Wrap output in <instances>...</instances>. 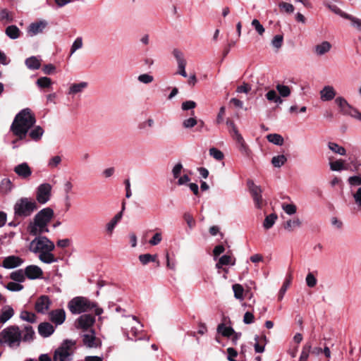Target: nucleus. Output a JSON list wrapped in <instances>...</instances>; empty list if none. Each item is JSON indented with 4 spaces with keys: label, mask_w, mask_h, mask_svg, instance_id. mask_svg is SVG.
<instances>
[{
    "label": "nucleus",
    "mask_w": 361,
    "mask_h": 361,
    "mask_svg": "<svg viewBox=\"0 0 361 361\" xmlns=\"http://www.w3.org/2000/svg\"><path fill=\"white\" fill-rule=\"evenodd\" d=\"M172 54L177 61L178 68V73L181 76L186 78L188 76L185 71L186 61L184 59L183 53L178 49H174Z\"/></svg>",
    "instance_id": "ddd939ff"
},
{
    "label": "nucleus",
    "mask_w": 361,
    "mask_h": 361,
    "mask_svg": "<svg viewBox=\"0 0 361 361\" xmlns=\"http://www.w3.org/2000/svg\"><path fill=\"white\" fill-rule=\"evenodd\" d=\"M326 5L334 13L340 16L341 17H342L345 19L346 16H348V13L342 11L337 6H336L334 4H326Z\"/></svg>",
    "instance_id": "8fccbe9b"
},
{
    "label": "nucleus",
    "mask_w": 361,
    "mask_h": 361,
    "mask_svg": "<svg viewBox=\"0 0 361 361\" xmlns=\"http://www.w3.org/2000/svg\"><path fill=\"white\" fill-rule=\"evenodd\" d=\"M233 290L234 292V296L235 298L240 300L243 299L244 289L241 285L238 283L233 285Z\"/></svg>",
    "instance_id": "a18cd8bd"
},
{
    "label": "nucleus",
    "mask_w": 361,
    "mask_h": 361,
    "mask_svg": "<svg viewBox=\"0 0 361 361\" xmlns=\"http://www.w3.org/2000/svg\"><path fill=\"white\" fill-rule=\"evenodd\" d=\"M24 271L25 276L30 280L42 279L43 276L42 269L37 265H28Z\"/></svg>",
    "instance_id": "2eb2a0df"
},
{
    "label": "nucleus",
    "mask_w": 361,
    "mask_h": 361,
    "mask_svg": "<svg viewBox=\"0 0 361 361\" xmlns=\"http://www.w3.org/2000/svg\"><path fill=\"white\" fill-rule=\"evenodd\" d=\"M287 161V158L285 155L281 154L274 156L271 159V164L274 167L280 168Z\"/></svg>",
    "instance_id": "ea45409f"
},
{
    "label": "nucleus",
    "mask_w": 361,
    "mask_h": 361,
    "mask_svg": "<svg viewBox=\"0 0 361 361\" xmlns=\"http://www.w3.org/2000/svg\"><path fill=\"white\" fill-rule=\"evenodd\" d=\"M277 218L278 216L275 213L267 216L263 222V227L267 230L271 228L274 225Z\"/></svg>",
    "instance_id": "e433bc0d"
},
{
    "label": "nucleus",
    "mask_w": 361,
    "mask_h": 361,
    "mask_svg": "<svg viewBox=\"0 0 361 361\" xmlns=\"http://www.w3.org/2000/svg\"><path fill=\"white\" fill-rule=\"evenodd\" d=\"M14 314L13 309L10 306L4 307L0 314V323L4 324L9 320Z\"/></svg>",
    "instance_id": "b1692460"
},
{
    "label": "nucleus",
    "mask_w": 361,
    "mask_h": 361,
    "mask_svg": "<svg viewBox=\"0 0 361 361\" xmlns=\"http://www.w3.org/2000/svg\"><path fill=\"white\" fill-rule=\"evenodd\" d=\"M36 84L40 88H48L51 85L52 81L48 77H40L36 81Z\"/></svg>",
    "instance_id": "37998d69"
},
{
    "label": "nucleus",
    "mask_w": 361,
    "mask_h": 361,
    "mask_svg": "<svg viewBox=\"0 0 361 361\" xmlns=\"http://www.w3.org/2000/svg\"><path fill=\"white\" fill-rule=\"evenodd\" d=\"M6 288L11 291H20L23 290V286L13 281L8 283Z\"/></svg>",
    "instance_id": "3c124183"
},
{
    "label": "nucleus",
    "mask_w": 361,
    "mask_h": 361,
    "mask_svg": "<svg viewBox=\"0 0 361 361\" xmlns=\"http://www.w3.org/2000/svg\"><path fill=\"white\" fill-rule=\"evenodd\" d=\"M54 331V326L49 322H43L38 326V332L42 337L50 336Z\"/></svg>",
    "instance_id": "4be33fe9"
},
{
    "label": "nucleus",
    "mask_w": 361,
    "mask_h": 361,
    "mask_svg": "<svg viewBox=\"0 0 361 361\" xmlns=\"http://www.w3.org/2000/svg\"><path fill=\"white\" fill-rule=\"evenodd\" d=\"M265 97L268 101L274 102L277 104H281L283 102L274 90H269L265 94Z\"/></svg>",
    "instance_id": "2f4dec72"
},
{
    "label": "nucleus",
    "mask_w": 361,
    "mask_h": 361,
    "mask_svg": "<svg viewBox=\"0 0 361 361\" xmlns=\"http://www.w3.org/2000/svg\"><path fill=\"white\" fill-rule=\"evenodd\" d=\"M82 47V39L80 37H77L73 42L71 48V55Z\"/></svg>",
    "instance_id": "5fc2aeb1"
},
{
    "label": "nucleus",
    "mask_w": 361,
    "mask_h": 361,
    "mask_svg": "<svg viewBox=\"0 0 361 361\" xmlns=\"http://www.w3.org/2000/svg\"><path fill=\"white\" fill-rule=\"evenodd\" d=\"M345 19L350 20L353 26L357 27L359 30H361V20L360 19L357 18L350 14H348Z\"/></svg>",
    "instance_id": "680f3d73"
},
{
    "label": "nucleus",
    "mask_w": 361,
    "mask_h": 361,
    "mask_svg": "<svg viewBox=\"0 0 361 361\" xmlns=\"http://www.w3.org/2000/svg\"><path fill=\"white\" fill-rule=\"evenodd\" d=\"M88 83L87 82H80L79 83L72 84L68 90V94H75L82 92L87 87Z\"/></svg>",
    "instance_id": "cd10ccee"
},
{
    "label": "nucleus",
    "mask_w": 361,
    "mask_h": 361,
    "mask_svg": "<svg viewBox=\"0 0 361 361\" xmlns=\"http://www.w3.org/2000/svg\"><path fill=\"white\" fill-rule=\"evenodd\" d=\"M35 337V331L30 325H25L21 331L16 325L9 326L0 332V345H6L11 348H17L21 341L31 342Z\"/></svg>",
    "instance_id": "f257e3e1"
},
{
    "label": "nucleus",
    "mask_w": 361,
    "mask_h": 361,
    "mask_svg": "<svg viewBox=\"0 0 361 361\" xmlns=\"http://www.w3.org/2000/svg\"><path fill=\"white\" fill-rule=\"evenodd\" d=\"M307 286L310 288H313L317 285V280L312 273H309L305 279Z\"/></svg>",
    "instance_id": "bf43d9fd"
},
{
    "label": "nucleus",
    "mask_w": 361,
    "mask_h": 361,
    "mask_svg": "<svg viewBox=\"0 0 361 361\" xmlns=\"http://www.w3.org/2000/svg\"><path fill=\"white\" fill-rule=\"evenodd\" d=\"M24 260L18 256L10 255L5 257L2 262V267L5 269H11L20 267Z\"/></svg>",
    "instance_id": "dca6fc26"
},
{
    "label": "nucleus",
    "mask_w": 361,
    "mask_h": 361,
    "mask_svg": "<svg viewBox=\"0 0 361 361\" xmlns=\"http://www.w3.org/2000/svg\"><path fill=\"white\" fill-rule=\"evenodd\" d=\"M61 162V157L59 155L53 157L48 162V166L56 168Z\"/></svg>",
    "instance_id": "0e129e2a"
},
{
    "label": "nucleus",
    "mask_w": 361,
    "mask_h": 361,
    "mask_svg": "<svg viewBox=\"0 0 361 361\" xmlns=\"http://www.w3.org/2000/svg\"><path fill=\"white\" fill-rule=\"evenodd\" d=\"M35 236V238L30 243V251L38 254L39 259L43 263L57 262L58 258L52 253L55 249L54 243L46 236L42 235Z\"/></svg>",
    "instance_id": "f03ea898"
},
{
    "label": "nucleus",
    "mask_w": 361,
    "mask_h": 361,
    "mask_svg": "<svg viewBox=\"0 0 361 361\" xmlns=\"http://www.w3.org/2000/svg\"><path fill=\"white\" fill-rule=\"evenodd\" d=\"M183 219L186 221L189 228H192L195 226V221L193 216L190 213H185L183 215Z\"/></svg>",
    "instance_id": "338daca9"
},
{
    "label": "nucleus",
    "mask_w": 361,
    "mask_h": 361,
    "mask_svg": "<svg viewBox=\"0 0 361 361\" xmlns=\"http://www.w3.org/2000/svg\"><path fill=\"white\" fill-rule=\"evenodd\" d=\"M51 185L45 183L40 184L36 190V200L41 204H46L49 201L51 196Z\"/></svg>",
    "instance_id": "1a4fd4ad"
},
{
    "label": "nucleus",
    "mask_w": 361,
    "mask_h": 361,
    "mask_svg": "<svg viewBox=\"0 0 361 361\" xmlns=\"http://www.w3.org/2000/svg\"><path fill=\"white\" fill-rule=\"evenodd\" d=\"M36 118L29 108H25L19 111L15 116L10 130L19 140L26 138L29 130L35 124Z\"/></svg>",
    "instance_id": "7ed1b4c3"
},
{
    "label": "nucleus",
    "mask_w": 361,
    "mask_h": 361,
    "mask_svg": "<svg viewBox=\"0 0 361 361\" xmlns=\"http://www.w3.org/2000/svg\"><path fill=\"white\" fill-rule=\"evenodd\" d=\"M83 344L90 348H97L99 345L100 341L96 338L95 331L90 329L87 333L81 334Z\"/></svg>",
    "instance_id": "4468645a"
},
{
    "label": "nucleus",
    "mask_w": 361,
    "mask_h": 361,
    "mask_svg": "<svg viewBox=\"0 0 361 361\" xmlns=\"http://www.w3.org/2000/svg\"><path fill=\"white\" fill-rule=\"evenodd\" d=\"M311 350L312 343L310 342H307L302 348L299 361H307Z\"/></svg>",
    "instance_id": "4c0bfd02"
},
{
    "label": "nucleus",
    "mask_w": 361,
    "mask_h": 361,
    "mask_svg": "<svg viewBox=\"0 0 361 361\" xmlns=\"http://www.w3.org/2000/svg\"><path fill=\"white\" fill-rule=\"evenodd\" d=\"M331 48V44L330 42L324 41L321 44H317L314 48V51L317 56H320L328 53Z\"/></svg>",
    "instance_id": "5701e85b"
},
{
    "label": "nucleus",
    "mask_w": 361,
    "mask_h": 361,
    "mask_svg": "<svg viewBox=\"0 0 361 361\" xmlns=\"http://www.w3.org/2000/svg\"><path fill=\"white\" fill-rule=\"evenodd\" d=\"M94 322V316L89 314H82L76 319L75 326L77 329H80L85 331L92 327Z\"/></svg>",
    "instance_id": "9d476101"
},
{
    "label": "nucleus",
    "mask_w": 361,
    "mask_h": 361,
    "mask_svg": "<svg viewBox=\"0 0 361 361\" xmlns=\"http://www.w3.org/2000/svg\"><path fill=\"white\" fill-rule=\"evenodd\" d=\"M283 37L281 35H276L271 40V44L274 47L279 49L283 44Z\"/></svg>",
    "instance_id": "6e6d98bb"
},
{
    "label": "nucleus",
    "mask_w": 361,
    "mask_h": 361,
    "mask_svg": "<svg viewBox=\"0 0 361 361\" xmlns=\"http://www.w3.org/2000/svg\"><path fill=\"white\" fill-rule=\"evenodd\" d=\"M353 196L356 204L361 209V187L357 189L356 192L354 193Z\"/></svg>",
    "instance_id": "774afa93"
},
{
    "label": "nucleus",
    "mask_w": 361,
    "mask_h": 361,
    "mask_svg": "<svg viewBox=\"0 0 361 361\" xmlns=\"http://www.w3.org/2000/svg\"><path fill=\"white\" fill-rule=\"evenodd\" d=\"M137 80L139 82L144 84H149L154 80V77L149 74L144 73L138 76Z\"/></svg>",
    "instance_id": "4d7b16f0"
},
{
    "label": "nucleus",
    "mask_w": 361,
    "mask_h": 361,
    "mask_svg": "<svg viewBox=\"0 0 361 361\" xmlns=\"http://www.w3.org/2000/svg\"><path fill=\"white\" fill-rule=\"evenodd\" d=\"M20 318L29 323H35L37 322V316L35 313L28 312L27 310H23L20 312Z\"/></svg>",
    "instance_id": "473e14b6"
},
{
    "label": "nucleus",
    "mask_w": 361,
    "mask_h": 361,
    "mask_svg": "<svg viewBox=\"0 0 361 361\" xmlns=\"http://www.w3.org/2000/svg\"><path fill=\"white\" fill-rule=\"evenodd\" d=\"M267 139L269 142H271L276 145L281 146L283 145V137L277 133L269 134L267 135Z\"/></svg>",
    "instance_id": "c9c22d12"
},
{
    "label": "nucleus",
    "mask_w": 361,
    "mask_h": 361,
    "mask_svg": "<svg viewBox=\"0 0 361 361\" xmlns=\"http://www.w3.org/2000/svg\"><path fill=\"white\" fill-rule=\"evenodd\" d=\"M54 216V212L51 207H46L38 212L32 222L27 226L31 235H39L49 233L48 224Z\"/></svg>",
    "instance_id": "20e7f679"
},
{
    "label": "nucleus",
    "mask_w": 361,
    "mask_h": 361,
    "mask_svg": "<svg viewBox=\"0 0 361 361\" xmlns=\"http://www.w3.org/2000/svg\"><path fill=\"white\" fill-rule=\"evenodd\" d=\"M125 205H126V202H123L121 211L120 212H118V214H116L113 217V219L106 224V229L109 233L111 234L113 232V231H114V228L116 227V226L117 225V224L121 221V219L123 216V212L125 209Z\"/></svg>",
    "instance_id": "aec40b11"
},
{
    "label": "nucleus",
    "mask_w": 361,
    "mask_h": 361,
    "mask_svg": "<svg viewBox=\"0 0 361 361\" xmlns=\"http://www.w3.org/2000/svg\"><path fill=\"white\" fill-rule=\"evenodd\" d=\"M126 326H127L126 328H123V334L126 336L127 339L128 340H133V338L130 337L129 334L131 333V334L135 337L137 336V334L139 331H140V329L142 327V326L140 324V323L137 319V317L135 316L130 317L128 316L126 318Z\"/></svg>",
    "instance_id": "6e6552de"
},
{
    "label": "nucleus",
    "mask_w": 361,
    "mask_h": 361,
    "mask_svg": "<svg viewBox=\"0 0 361 361\" xmlns=\"http://www.w3.org/2000/svg\"><path fill=\"white\" fill-rule=\"evenodd\" d=\"M25 63L27 68L30 70H38L41 66L39 59L36 56H30L26 59Z\"/></svg>",
    "instance_id": "c756f323"
},
{
    "label": "nucleus",
    "mask_w": 361,
    "mask_h": 361,
    "mask_svg": "<svg viewBox=\"0 0 361 361\" xmlns=\"http://www.w3.org/2000/svg\"><path fill=\"white\" fill-rule=\"evenodd\" d=\"M44 131L41 126H35L33 128L29 130L27 135H29L31 140L34 141H38L41 139L42 136L44 134Z\"/></svg>",
    "instance_id": "bb28decb"
},
{
    "label": "nucleus",
    "mask_w": 361,
    "mask_h": 361,
    "mask_svg": "<svg viewBox=\"0 0 361 361\" xmlns=\"http://www.w3.org/2000/svg\"><path fill=\"white\" fill-rule=\"evenodd\" d=\"M290 283H291V276L290 275L288 278L286 279L281 289L279 290V295H278L279 300H281L283 298V296H284L288 288L290 286Z\"/></svg>",
    "instance_id": "79ce46f5"
},
{
    "label": "nucleus",
    "mask_w": 361,
    "mask_h": 361,
    "mask_svg": "<svg viewBox=\"0 0 361 361\" xmlns=\"http://www.w3.org/2000/svg\"><path fill=\"white\" fill-rule=\"evenodd\" d=\"M330 169L334 171H341L342 170L346 169V168L344 166L343 161L341 159L331 162Z\"/></svg>",
    "instance_id": "c03bdc74"
},
{
    "label": "nucleus",
    "mask_w": 361,
    "mask_h": 361,
    "mask_svg": "<svg viewBox=\"0 0 361 361\" xmlns=\"http://www.w3.org/2000/svg\"><path fill=\"white\" fill-rule=\"evenodd\" d=\"M5 32L9 38L16 39L20 37V31L16 25H12L6 28Z\"/></svg>",
    "instance_id": "7c9ffc66"
},
{
    "label": "nucleus",
    "mask_w": 361,
    "mask_h": 361,
    "mask_svg": "<svg viewBox=\"0 0 361 361\" xmlns=\"http://www.w3.org/2000/svg\"><path fill=\"white\" fill-rule=\"evenodd\" d=\"M252 26L255 28L256 32L259 35H262L265 31L264 26L260 23L257 19L252 20Z\"/></svg>",
    "instance_id": "603ef678"
},
{
    "label": "nucleus",
    "mask_w": 361,
    "mask_h": 361,
    "mask_svg": "<svg viewBox=\"0 0 361 361\" xmlns=\"http://www.w3.org/2000/svg\"><path fill=\"white\" fill-rule=\"evenodd\" d=\"M138 259L142 265H146L149 262H156L157 265L159 266L157 255L142 254L139 255Z\"/></svg>",
    "instance_id": "393cba45"
},
{
    "label": "nucleus",
    "mask_w": 361,
    "mask_h": 361,
    "mask_svg": "<svg viewBox=\"0 0 361 361\" xmlns=\"http://www.w3.org/2000/svg\"><path fill=\"white\" fill-rule=\"evenodd\" d=\"M209 154L217 161H221L224 157L223 152L215 147L209 149Z\"/></svg>",
    "instance_id": "09e8293b"
},
{
    "label": "nucleus",
    "mask_w": 361,
    "mask_h": 361,
    "mask_svg": "<svg viewBox=\"0 0 361 361\" xmlns=\"http://www.w3.org/2000/svg\"><path fill=\"white\" fill-rule=\"evenodd\" d=\"M197 123H198V121L195 118L190 117L187 119H185L183 121V128L188 129V128H191L194 127Z\"/></svg>",
    "instance_id": "864d4df0"
},
{
    "label": "nucleus",
    "mask_w": 361,
    "mask_h": 361,
    "mask_svg": "<svg viewBox=\"0 0 361 361\" xmlns=\"http://www.w3.org/2000/svg\"><path fill=\"white\" fill-rule=\"evenodd\" d=\"M49 319L56 325L62 324L66 319V312L63 309H57L49 312Z\"/></svg>",
    "instance_id": "6ab92c4d"
},
{
    "label": "nucleus",
    "mask_w": 361,
    "mask_h": 361,
    "mask_svg": "<svg viewBox=\"0 0 361 361\" xmlns=\"http://www.w3.org/2000/svg\"><path fill=\"white\" fill-rule=\"evenodd\" d=\"M335 102L340 108V111L343 114L346 115L347 113H349L348 111L350 110V107L352 106L348 104L345 98L342 97H338L335 99Z\"/></svg>",
    "instance_id": "a878e982"
},
{
    "label": "nucleus",
    "mask_w": 361,
    "mask_h": 361,
    "mask_svg": "<svg viewBox=\"0 0 361 361\" xmlns=\"http://www.w3.org/2000/svg\"><path fill=\"white\" fill-rule=\"evenodd\" d=\"M328 147L330 150L336 154L340 155H345L346 154L345 149L343 147L338 145L337 143L330 142L328 144Z\"/></svg>",
    "instance_id": "a19ab883"
},
{
    "label": "nucleus",
    "mask_w": 361,
    "mask_h": 361,
    "mask_svg": "<svg viewBox=\"0 0 361 361\" xmlns=\"http://www.w3.org/2000/svg\"><path fill=\"white\" fill-rule=\"evenodd\" d=\"M0 187L3 192H10L12 189V183L9 178H4L1 182Z\"/></svg>",
    "instance_id": "de8ad7c7"
},
{
    "label": "nucleus",
    "mask_w": 361,
    "mask_h": 361,
    "mask_svg": "<svg viewBox=\"0 0 361 361\" xmlns=\"http://www.w3.org/2000/svg\"><path fill=\"white\" fill-rule=\"evenodd\" d=\"M37 209V204L35 201L27 198L22 197L18 200L14 205L16 216L27 217Z\"/></svg>",
    "instance_id": "0eeeda50"
},
{
    "label": "nucleus",
    "mask_w": 361,
    "mask_h": 361,
    "mask_svg": "<svg viewBox=\"0 0 361 361\" xmlns=\"http://www.w3.org/2000/svg\"><path fill=\"white\" fill-rule=\"evenodd\" d=\"M183 170V165L180 162L177 163L172 169V174L174 178H179Z\"/></svg>",
    "instance_id": "e2e57ef3"
},
{
    "label": "nucleus",
    "mask_w": 361,
    "mask_h": 361,
    "mask_svg": "<svg viewBox=\"0 0 361 361\" xmlns=\"http://www.w3.org/2000/svg\"><path fill=\"white\" fill-rule=\"evenodd\" d=\"M336 94L332 86L326 85L320 91V98L324 102L332 100Z\"/></svg>",
    "instance_id": "412c9836"
},
{
    "label": "nucleus",
    "mask_w": 361,
    "mask_h": 361,
    "mask_svg": "<svg viewBox=\"0 0 361 361\" xmlns=\"http://www.w3.org/2000/svg\"><path fill=\"white\" fill-rule=\"evenodd\" d=\"M97 307L95 302L84 297H75L68 303V308L72 314H78L87 312Z\"/></svg>",
    "instance_id": "39448f33"
},
{
    "label": "nucleus",
    "mask_w": 361,
    "mask_h": 361,
    "mask_svg": "<svg viewBox=\"0 0 361 361\" xmlns=\"http://www.w3.org/2000/svg\"><path fill=\"white\" fill-rule=\"evenodd\" d=\"M283 211L288 215H293L296 212V206L293 204H283L282 205Z\"/></svg>",
    "instance_id": "13d9d810"
},
{
    "label": "nucleus",
    "mask_w": 361,
    "mask_h": 361,
    "mask_svg": "<svg viewBox=\"0 0 361 361\" xmlns=\"http://www.w3.org/2000/svg\"><path fill=\"white\" fill-rule=\"evenodd\" d=\"M276 89L278 91L279 95L281 97H288L290 95L291 91L288 86L278 84L276 86Z\"/></svg>",
    "instance_id": "58836bf2"
},
{
    "label": "nucleus",
    "mask_w": 361,
    "mask_h": 361,
    "mask_svg": "<svg viewBox=\"0 0 361 361\" xmlns=\"http://www.w3.org/2000/svg\"><path fill=\"white\" fill-rule=\"evenodd\" d=\"M234 264L235 261L232 262V257L227 255L221 256L219 259V264L221 265H233Z\"/></svg>",
    "instance_id": "052dcab7"
},
{
    "label": "nucleus",
    "mask_w": 361,
    "mask_h": 361,
    "mask_svg": "<svg viewBox=\"0 0 361 361\" xmlns=\"http://www.w3.org/2000/svg\"><path fill=\"white\" fill-rule=\"evenodd\" d=\"M51 300L47 295H41L36 301L35 309L38 313L44 314L51 305Z\"/></svg>",
    "instance_id": "a211bd4d"
},
{
    "label": "nucleus",
    "mask_w": 361,
    "mask_h": 361,
    "mask_svg": "<svg viewBox=\"0 0 361 361\" xmlns=\"http://www.w3.org/2000/svg\"><path fill=\"white\" fill-rule=\"evenodd\" d=\"M48 22L46 20H39L30 24L27 32L29 36L33 37L44 32L47 27Z\"/></svg>",
    "instance_id": "9b49d317"
},
{
    "label": "nucleus",
    "mask_w": 361,
    "mask_h": 361,
    "mask_svg": "<svg viewBox=\"0 0 361 361\" xmlns=\"http://www.w3.org/2000/svg\"><path fill=\"white\" fill-rule=\"evenodd\" d=\"M301 221L298 219H294L293 220L290 219L287 221L284 224V228L290 232L293 231L294 229L299 228L301 226Z\"/></svg>",
    "instance_id": "72a5a7b5"
},
{
    "label": "nucleus",
    "mask_w": 361,
    "mask_h": 361,
    "mask_svg": "<svg viewBox=\"0 0 361 361\" xmlns=\"http://www.w3.org/2000/svg\"><path fill=\"white\" fill-rule=\"evenodd\" d=\"M14 172L22 179L27 180L32 175L31 168L26 162L16 165L13 169Z\"/></svg>",
    "instance_id": "f3484780"
},
{
    "label": "nucleus",
    "mask_w": 361,
    "mask_h": 361,
    "mask_svg": "<svg viewBox=\"0 0 361 361\" xmlns=\"http://www.w3.org/2000/svg\"><path fill=\"white\" fill-rule=\"evenodd\" d=\"M279 7L282 12H285L286 13H292L295 10L294 6L291 4L286 2L279 3Z\"/></svg>",
    "instance_id": "49530a36"
},
{
    "label": "nucleus",
    "mask_w": 361,
    "mask_h": 361,
    "mask_svg": "<svg viewBox=\"0 0 361 361\" xmlns=\"http://www.w3.org/2000/svg\"><path fill=\"white\" fill-rule=\"evenodd\" d=\"M76 341L66 339L54 352L53 361H71Z\"/></svg>",
    "instance_id": "423d86ee"
},
{
    "label": "nucleus",
    "mask_w": 361,
    "mask_h": 361,
    "mask_svg": "<svg viewBox=\"0 0 361 361\" xmlns=\"http://www.w3.org/2000/svg\"><path fill=\"white\" fill-rule=\"evenodd\" d=\"M247 186L249 188V190L252 195V197L254 200L256 207L257 208H260L262 207V203L261 188L258 185H256L254 183V182L250 180H249L247 181Z\"/></svg>",
    "instance_id": "f8f14e48"
},
{
    "label": "nucleus",
    "mask_w": 361,
    "mask_h": 361,
    "mask_svg": "<svg viewBox=\"0 0 361 361\" xmlns=\"http://www.w3.org/2000/svg\"><path fill=\"white\" fill-rule=\"evenodd\" d=\"M216 331L224 337L229 338L235 333L234 329L231 326H226L224 323L218 325Z\"/></svg>",
    "instance_id": "c85d7f7f"
},
{
    "label": "nucleus",
    "mask_w": 361,
    "mask_h": 361,
    "mask_svg": "<svg viewBox=\"0 0 361 361\" xmlns=\"http://www.w3.org/2000/svg\"><path fill=\"white\" fill-rule=\"evenodd\" d=\"M197 104L194 101L188 100L182 103L181 108L183 111L193 109L196 107Z\"/></svg>",
    "instance_id": "69168bd1"
},
{
    "label": "nucleus",
    "mask_w": 361,
    "mask_h": 361,
    "mask_svg": "<svg viewBox=\"0 0 361 361\" xmlns=\"http://www.w3.org/2000/svg\"><path fill=\"white\" fill-rule=\"evenodd\" d=\"M25 278V271L23 269H18L10 274V279L16 282L23 283Z\"/></svg>",
    "instance_id": "f704fd0d"
}]
</instances>
